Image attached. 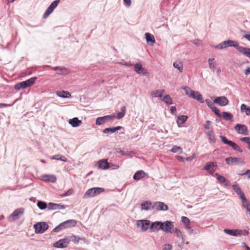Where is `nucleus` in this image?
Segmentation results:
<instances>
[{
	"label": "nucleus",
	"mask_w": 250,
	"mask_h": 250,
	"mask_svg": "<svg viewBox=\"0 0 250 250\" xmlns=\"http://www.w3.org/2000/svg\"><path fill=\"white\" fill-rule=\"evenodd\" d=\"M183 89L189 97L194 99L201 103L204 102L202 95L199 92L193 91L188 87H184Z\"/></svg>",
	"instance_id": "nucleus-1"
},
{
	"label": "nucleus",
	"mask_w": 250,
	"mask_h": 250,
	"mask_svg": "<svg viewBox=\"0 0 250 250\" xmlns=\"http://www.w3.org/2000/svg\"><path fill=\"white\" fill-rule=\"evenodd\" d=\"M75 220H68L61 223L58 226L54 229L53 231L59 232L62 229L74 227L76 224Z\"/></svg>",
	"instance_id": "nucleus-2"
},
{
	"label": "nucleus",
	"mask_w": 250,
	"mask_h": 250,
	"mask_svg": "<svg viewBox=\"0 0 250 250\" xmlns=\"http://www.w3.org/2000/svg\"><path fill=\"white\" fill-rule=\"evenodd\" d=\"M104 191V189L102 188H93L89 189L84 193L83 198L93 197Z\"/></svg>",
	"instance_id": "nucleus-3"
},
{
	"label": "nucleus",
	"mask_w": 250,
	"mask_h": 250,
	"mask_svg": "<svg viewBox=\"0 0 250 250\" xmlns=\"http://www.w3.org/2000/svg\"><path fill=\"white\" fill-rule=\"evenodd\" d=\"M228 46H233L235 47L238 51L239 47H242L243 46H240L238 45V43L237 42L232 41V40H228L225 41L220 44L217 47L218 48L220 49H222L223 48H227Z\"/></svg>",
	"instance_id": "nucleus-4"
},
{
	"label": "nucleus",
	"mask_w": 250,
	"mask_h": 250,
	"mask_svg": "<svg viewBox=\"0 0 250 250\" xmlns=\"http://www.w3.org/2000/svg\"><path fill=\"white\" fill-rule=\"evenodd\" d=\"M36 78H31L25 81L18 83L15 86V88L19 90L21 88H25L27 87L31 86L34 83Z\"/></svg>",
	"instance_id": "nucleus-5"
},
{
	"label": "nucleus",
	"mask_w": 250,
	"mask_h": 250,
	"mask_svg": "<svg viewBox=\"0 0 250 250\" xmlns=\"http://www.w3.org/2000/svg\"><path fill=\"white\" fill-rule=\"evenodd\" d=\"M35 232L42 233L48 228V225L45 222H40L34 225Z\"/></svg>",
	"instance_id": "nucleus-6"
},
{
	"label": "nucleus",
	"mask_w": 250,
	"mask_h": 250,
	"mask_svg": "<svg viewBox=\"0 0 250 250\" xmlns=\"http://www.w3.org/2000/svg\"><path fill=\"white\" fill-rule=\"evenodd\" d=\"M137 226L140 228L142 231H146L148 229H150V221L146 220H138L137 222Z\"/></svg>",
	"instance_id": "nucleus-7"
},
{
	"label": "nucleus",
	"mask_w": 250,
	"mask_h": 250,
	"mask_svg": "<svg viewBox=\"0 0 250 250\" xmlns=\"http://www.w3.org/2000/svg\"><path fill=\"white\" fill-rule=\"evenodd\" d=\"M220 138L223 143L228 145L229 146L231 147L234 150H237L241 152L242 151V150L235 143L231 141L228 140L226 137L223 136H221Z\"/></svg>",
	"instance_id": "nucleus-8"
},
{
	"label": "nucleus",
	"mask_w": 250,
	"mask_h": 250,
	"mask_svg": "<svg viewBox=\"0 0 250 250\" xmlns=\"http://www.w3.org/2000/svg\"><path fill=\"white\" fill-rule=\"evenodd\" d=\"M70 242V239L69 237H66L62 239H60L53 244V246L56 248H65L67 247L68 245Z\"/></svg>",
	"instance_id": "nucleus-9"
},
{
	"label": "nucleus",
	"mask_w": 250,
	"mask_h": 250,
	"mask_svg": "<svg viewBox=\"0 0 250 250\" xmlns=\"http://www.w3.org/2000/svg\"><path fill=\"white\" fill-rule=\"evenodd\" d=\"M161 229L166 233H171V230L174 227L173 223L170 221H167L165 222H162Z\"/></svg>",
	"instance_id": "nucleus-10"
},
{
	"label": "nucleus",
	"mask_w": 250,
	"mask_h": 250,
	"mask_svg": "<svg viewBox=\"0 0 250 250\" xmlns=\"http://www.w3.org/2000/svg\"><path fill=\"white\" fill-rule=\"evenodd\" d=\"M59 1V0H56L50 5L43 15L44 19L46 18L53 11L54 9L57 6Z\"/></svg>",
	"instance_id": "nucleus-11"
},
{
	"label": "nucleus",
	"mask_w": 250,
	"mask_h": 250,
	"mask_svg": "<svg viewBox=\"0 0 250 250\" xmlns=\"http://www.w3.org/2000/svg\"><path fill=\"white\" fill-rule=\"evenodd\" d=\"M115 115H106L104 117H98L96 119V124L97 125H101L109 120H112L114 119Z\"/></svg>",
	"instance_id": "nucleus-12"
},
{
	"label": "nucleus",
	"mask_w": 250,
	"mask_h": 250,
	"mask_svg": "<svg viewBox=\"0 0 250 250\" xmlns=\"http://www.w3.org/2000/svg\"><path fill=\"white\" fill-rule=\"evenodd\" d=\"M24 209L22 208L16 209L9 217L10 221H14L19 218V217L23 213Z\"/></svg>",
	"instance_id": "nucleus-13"
},
{
	"label": "nucleus",
	"mask_w": 250,
	"mask_h": 250,
	"mask_svg": "<svg viewBox=\"0 0 250 250\" xmlns=\"http://www.w3.org/2000/svg\"><path fill=\"white\" fill-rule=\"evenodd\" d=\"M235 129L239 134L247 135L248 134V130L246 125L237 124L235 126Z\"/></svg>",
	"instance_id": "nucleus-14"
},
{
	"label": "nucleus",
	"mask_w": 250,
	"mask_h": 250,
	"mask_svg": "<svg viewBox=\"0 0 250 250\" xmlns=\"http://www.w3.org/2000/svg\"><path fill=\"white\" fill-rule=\"evenodd\" d=\"M213 102L220 106H225L229 104V100L226 97L222 96L215 98Z\"/></svg>",
	"instance_id": "nucleus-15"
},
{
	"label": "nucleus",
	"mask_w": 250,
	"mask_h": 250,
	"mask_svg": "<svg viewBox=\"0 0 250 250\" xmlns=\"http://www.w3.org/2000/svg\"><path fill=\"white\" fill-rule=\"evenodd\" d=\"M226 163L228 165H231L234 164H238V163H240V164H241L243 165H244L245 164V162L243 160H242L240 158H236V157L227 158L226 159Z\"/></svg>",
	"instance_id": "nucleus-16"
},
{
	"label": "nucleus",
	"mask_w": 250,
	"mask_h": 250,
	"mask_svg": "<svg viewBox=\"0 0 250 250\" xmlns=\"http://www.w3.org/2000/svg\"><path fill=\"white\" fill-rule=\"evenodd\" d=\"M153 209L155 208L157 210H167L168 209L167 205L163 202H155L153 205Z\"/></svg>",
	"instance_id": "nucleus-17"
},
{
	"label": "nucleus",
	"mask_w": 250,
	"mask_h": 250,
	"mask_svg": "<svg viewBox=\"0 0 250 250\" xmlns=\"http://www.w3.org/2000/svg\"><path fill=\"white\" fill-rule=\"evenodd\" d=\"M42 180L46 182L55 183L57 178L55 175L46 174L43 175L41 177Z\"/></svg>",
	"instance_id": "nucleus-18"
},
{
	"label": "nucleus",
	"mask_w": 250,
	"mask_h": 250,
	"mask_svg": "<svg viewBox=\"0 0 250 250\" xmlns=\"http://www.w3.org/2000/svg\"><path fill=\"white\" fill-rule=\"evenodd\" d=\"M162 225L160 221L150 222V231L154 232L161 229Z\"/></svg>",
	"instance_id": "nucleus-19"
},
{
	"label": "nucleus",
	"mask_w": 250,
	"mask_h": 250,
	"mask_svg": "<svg viewBox=\"0 0 250 250\" xmlns=\"http://www.w3.org/2000/svg\"><path fill=\"white\" fill-rule=\"evenodd\" d=\"M216 167L217 165L216 163L208 162L205 166L204 169L212 173L215 170Z\"/></svg>",
	"instance_id": "nucleus-20"
},
{
	"label": "nucleus",
	"mask_w": 250,
	"mask_h": 250,
	"mask_svg": "<svg viewBox=\"0 0 250 250\" xmlns=\"http://www.w3.org/2000/svg\"><path fill=\"white\" fill-rule=\"evenodd\" d=\"M224 231L228 234L232 236H240L242 234V231L240 229H225Z\"/></svg>",
	"instance_id": "nucleus-21"
},
{
	"label": "nucleus",
	"mask_w": 250,
	"mask_h": 250,
	"mask_svg": "<svg viewBox=\"0 0 250 250\" xmlns=\"http://www.w3.org/2000/svg\"><path fill=\"white\" fill-rule=\"evenodd\" d=\"M134 69L139 74L146 75L147 73L146 70L142 67V65L140 62L135 64Z\"/></svg>",
	"instance_id": "nucleus-22"
},
{
	"label": "nucleus",
	"mask_w": 250,
	"mask_h": 250,
	"mask_svg": "<svg viewBox=\"0 0 250 250\" xmlns=\"http://www.w3.org/2000/svg\"><path fill=\"white\" fill-rule=\"evenodd\" d=\"M146 39L147 43L150 45H153L155 42V40L153 35L149 33L145 34Z\"/></svg>",
	"instance_id": "nucleus-23"
},
{
	"label": "nucleus",
	"mask_w": 250,
	"mask_h": 250,
	"mask_svg": "<svg viewBox=\"0 0 250 250\" xmlns=\"http://www.w3.org/2000/svg\"><path fill=\"white\" fill-rule=\"evenodd\" d=\"M146 175V173L143 170H139L136 172L133 175V179L138 181L144 178Z\"/></svg>",
	"instance_id": "nucleus-24"
},
{
	"label": "nucleus",
	"mask_w": 250,
	"mask_h": 250,
	"mask_svg": "<svg viewBox=\"0 0 250 250\" xmlns=\"http://www.w3.org/2000/svg\"><path fill=\"white\" fill-rule=\"evenodd\" d=\"M233 189L237 193V194L239 196L240 198L243 200L245 199L246 197L244 193L242 191L240 188L237 185H234L232 186Z\"/></svg>",
	"instance_id": "nucleus-25"
},
{
	"label": "nucleus",
	"mask_w": 250,
	"mask_h": 250,
	"mask_svg": "<svg viewBox=\"0 0 250 250\" xmlns=\"http://www.w3.org/2000/svg\"><path fill=\"white\" fill-rule=\"evenodd\" d=\"M52 69L55 71H57V73L60 75H64L68 74L67 69L65 67H54L52 68Z\"/></svg>",
	"instance_id": "nucleus-26"
},
{
	"label": "nucleus",
	"mask_w": 250,
	"mask_h": 250,
	"mask_svg": "<svg viewBox=\"0 0 250 250\" xmlns=\"http://www.w3.org/2000/svg\"><path fill=\"white\" fill-rule=\"evenodd\" d=\"M56 94L59 97L64 98H69L71 97V95L70 92L64 90L58 91L56 92Z\"/></svg>",
	"instance_id": "nucleus-27"
},
{
	"label": "nucleus",
	"mask_w": 250,
	"mask_h": 250,
	"mask_svg": "<svg viewBox=\"0 0 250 250\" xmlns=\"http://www.w3.org/2000/svg\"><path fill=\"white\" fill-rule=\"evenodd\" d=\"M69 237V239H70V241H72L75 244L79 243L80 241H83V243L85 242V239L83 238L78 237L75 235H71Z\"/></svg>",
	"instance_id": "nucleus-28"
},
{
	"label": "nucleus",
	"mask_w": 250,
	"mask_h": 250,
	"mask_svg": "<svg viewBox=\"0 0 250 250\" xmlns=\"http://www.w3.org/2000/svg\"><path fill=\"white\" fill-rule=\"evenodd\" d=\"M152 203L150 201H145L142 203L141 208L142 210H147L149 209H153Z\"/></svg>",
	"instance_id": "nucleus-29"
},
{
	"label": "nucleus",
	"mask_w": 250,
	"mask_h": 250,
	"mask_svg": "<svg viewBox=\"0 0 250 250\" xmlns=\"http://www.w3.org/2000/svg\"><path fill=\"white\" fill-rule=\"evenodd\" d=\"M82 121L78 119V118L75 117L69 121L70 124L73 127H77L82 124Z\"/></svg>",
	"instance_id": "nucleus-30"
},
{
	"label": "nucleus",
	"mask_w": 250,
	"mask_h": 250,
	"mask_svg": "<svg viewBox=\"0 0 250 250\" xmlns=\"http://www.w3.org/2000/svg\"><path fill=\"white\" fill-rule=\"evenodd\" d=\"M165 91L164 89L161 90H157L152 91L150 93V95L152 97H162L163 96Z\"/></svg>",
	"instance_id": "nucleus-31"
},
{
	"label": "nucleus",
	"mask_w": 250,
	"mask_h": 250,
	"mask_svg": "<svg viewBox=\"0 0 250 250\" xmlns=\"http://www.w3.org/2000/svg\"><path fill=\"white\" fill-rule=\"evenodd\" d=\"M99 167L100 168L105 169L109 167V164L107 160H102L98 162Z\"/></svg>",
	"instance_id": "nucleus-32"
},
{
	"label": "nucleus",
	"mask_w": 250,
	"mask_h": 250,
	"mask_svg": "<svg viewBox=\"0 0 250 250\" xmlns=\"http://www.w3.org/2000/svg\"><path fill=\"white\" fill-rule=\"evenodd\" d=\"M122 128L121 126H116L113 128H106L103 130L104 133H113L120 130Z\"/></svg>",
	"instance_id": "nucleus-33"
},
{
	"label": "nucleus",
	"mask_w": 250,
	"mask_h": 250,
	"mask_svg": "<svg viewBox=\"0 0 250 250\" xmlns=\"http://www.w3.org/2000/svg\"><path fill=\"white\" fill-rule=\"evenodd\" d=\"M221 117L226 121H229L230 122L232 121L233 115L230 113L223 112L221 114Z\"/></svg>",
	"instance_id": "nucleus-34"
},
{
	"label": "nucleus",
	"mask_w": 250,
	"mask_h": 250,
	"mask_svg": "<svg viewBox=\"0 0 250 250\" xmlns=\"http://www.w3.org/2000/svg\"><path fill=\"white\" fill-rule=\"evenodd\" d=\"M188 118V116L185 115L179 116L177 120V123L178 125V126H180L181 125L185 123L187 120Z\"/></svg>",
	"instance_id": "nucleus-35"
},
{
	"label": "nucleus",
	"mask_w": 250,
	"mask_h": 250,
	"mask_svg": "<svg viewBox=\"0 0 250 250\" xmlns=\"http://www.w3.org/2000/svg\"><path fill=\"white\" fill-rule=\"evenodd\" d=\"M240 109L242 112H245L246 115L250 116V107L247 106L245 104H242Z\"/></svg>",
	"instance_id": "nucleus-36"
},
{
	"label": "nucleus",
	"mask_w": 250,
	"mask_h": 250,
	"mask_svg": "<svg viewBox=\"0 0 250 250\" xmlns=\"http://www.w3.org/2000/svg\"><path fill=\"white\" fill-rule=\"evenodd\" d=\"M239 51L250 58V48L244 47H239Z\"/></svg>",
	"instance_id": "nucleus-37"
},
{
	"label": "nucleus",
	"mask_w": 250,
	"mask_h": 250,
	"mask_svg": "<svg viewBox=\"0 0 250 250\" xmlns=\"http://www.w3.org/2000/svg\"><path fill=\"white\" fill-rule=\"evenodd\" d=\"M239 51L250 58V48L244 47H239Z\"/></svg>",
	"instance_id": "nucleus-38"
},
{
	"label": "nucleus",
	"mask_w": 250,
	"mask_h": 250,
	"mask_svg": "<svg viewBox=\"0 0 250 250\" xmlns=\"http://www.w3.org/2000/svg\"><path fill=\"white\" fill-rule=\"evenodd\" d=\"M215 175L216 176V178L219 182L224 184L225 186L228 185V182L225 177L219 175L218 173H216Z\"/></svg>",
	"instance_id": "nucleus-39"
},
{
	"label": "nucleus",
	"mask_w": 250,
	"mask_h": 250,
	"mask_svg": "<svg viewBox=\"0 0 250 250\" xmlns=\"http://www.w3.org/2000/svg\"><path fill=\"white\" fill-rule=\"evenodd\" d=\"M182 221L185 225L186 228L188 230L191 229V228L189 226L190 220L188 217H185V216H183L182 217Z\"/></svg>",
	"instance_id": "nucleus-40"
},
{
	"label": "nucleus",
	"mask_w": 250,
	"mask_h": 250,
	"mask_svg": "<svg viewBox=\"0 0 250 250\" xmlns=\"http://www.w3.org/2000/svg\"><path fill=\"white\" fill-rule=\"evenodd\" d=\"M173 66L177 68L180 72L183 71V65L181 62H175L173 63Z\"/></svg>",
	"instance_id": "nucleus-41"
},
{
	"label": "nucleus",
	"mask_w": 250,
	"mask_h": 250,
	"mask_svg": "<svg viewBox=\"0 0 250 250\" xmlns=\"http://www.w3.org/2000/svg\"><path fill=\"white\" fill-rule=\"evenodd\" d=\"M126 107L125 106H123L121 107V111L117 114V117L118 119H120L123 118L125 114Z\"/></svg>",
	"instance_id": "nucleus-42"
},
{
	"label": "nucleus",
	"mask_w": 250,
	"mask_h": 250,
	"mask_svg": "<svg viewBox=\"0 0 250 250\" xmlns=\"http://www.w3.org/2000/svg\"><path fill=\"white\" fill-rule=\"evenodd\" d=\"M162 101L167 104H171L172 103V99L169 95H166L163 98Z\"/></svg>",
	"instance_id": "nucleus-43"
},
{
	"label": "nucleus",
	"mask_w": 250,
	"mask_h": 250,
	"mask_svg": "<svg viewBox=\"0 0 250 250\" xmlns=\"http://www.w3.org/2000/svg\"><path fill=\"white\" fill-rule=\"evenodd\" d=\"M209 67L211 69H214L216 66V62L214 58H209L208 60Z\"/></svg>",
	"instance_id": "nucleus-44"
},
{
	"label": "nucleus",
	"mask_w": 250,
	"mask_h": 250,
	"mask_svg": "<svg viewBox=\"0 0 250 250\" xmlns=\"http://www.w3.org/2000/svg\"><path fill=\"white\" fill-rule=\"evenodd\" d=\"M53 159L59 160L63 162H67V159L64 156L62 155H56L53 156Z\"/></svg>",
	"instance_id": "nucleus-45"
},
{
	"label": "nucleus",
	"mask_w": 250,
	"mask_h": 250,
	"mask_svg": "<svg viewBox=\"0 0 250 250\" xmlns=\"http://www.w3.org/2000/svg\"><path fill=\"white\" fill-rule=\"evenodd\" d=\"M171 151L173 153H178L180 154L182 153L183 149L181 147L178 146H174L171 149Z\"/></svg>",
	"instance_id": "nucleus-46"
},
{
	"label": "nucleus",
	"mask_w": 250,
	"mask_h": 250,
	"mask_svg": "<svg viewBox=\"0 0 250 250\" xmlns=\"http://www.w3.org/2000/svg\"><path fill=\"white\" fill-rule=\"evenodd\" d=\"M175 235L178 237V238H181L182 239L183 242H184V238L183 237V235L182 232L178 229H175L174 231Z\"/></svg>",
	"instance_id": "nucleus-47"
},
{
	"label": "nucleus",
	"mask_w": 250,
	"mask_h": 250,
	"mask_svg": "<svg viewBox=\"0 0 250 250\" xmlns=\"http://www.w3.org/2000/svg\"><path fill=\"white\" fill-rule=\"evenodd\" d=\"M240 140L242 142H245L248 145V148L250 149V138L246 137L240 138Z\"/></svg>",
	"instance_id": "nucleus-48"
},
{
	"label": "nucleus",
	"mask_w": 250,
	"mask_h": 250,
	"mask_svg": "<svg viewBox=\"0 0 250 250\" xmlns=\"http://www.w3.org/2000/svg\"><path fill=\"white\" fill-rule=\"evenodd\" d=\"M38 207L41 209H44L46 208V204L43 202L39 201L37 203Z\"/></svg>",
	"instance_id": "nucleus-49"
},
{
	"label": "nucleus",
	"mask_w": 250,
	"mask_h": 250,
	"mask_svg": "<svg viewBox=\"0 0 250 250\" xmlns=\"http://www.w3.org/2000/svg\"><path fill=\"white\" fill-rule=\"evenodd\" d=\"M212 111L219 117H221V114L220 113V110L215 106L211 107Z\"/></svg>",
	"instance_id": "nucleus-50"
},
{
	"label": "nucleus",
	"mask_w": 250,
	"mask_h": 250,
	"mask_svg": "<svg viewBox=\"0 0 250 250\" xmlns=\"http://www.w3.org/2000/svg\"><path fill=\"white\" fill-rule=\"evenodd\" d=\"M208 135L209 136V139L214 143L215 142V139L212 131H209L208 132Z\"/></svg>",
	"instance_id": "nucleus-51"
},
{
	"label": "nucleus",
	"mask_w": 250,
	"mask_h": 250,
	"mask_svg": "<svg viewBox=\"0 0 250 250\" xmlns=\"http://www.w3.org/2000/svg\"><path fill=\"white\" fill-rule=\"evenodd\" d=\"M15 103V102L11 104H0V108H3V107H7L8 106H11Z\"/></svg>",
	"instance_id": "nucleus-52"
},
{
	"label": "nucleus",
	"mask_w": 250,
	"mask_h": 250,
	"mask_svg": "<svg viewBox=\"0 0 250 250\" xmlns=\"http://www.w3.org/2000/svg\"><path fill=\"white\" fill-rule=\"evenodd\" d=\"M172 246L170 244H166L165 245L162 250H171Z\"/></svg>",
	"instance_id": "nucleus-53"
},
{
	"label": "nucleus",
	"mask_w": 250,
	"mask_h": 250,
	"mask_svg": "<svg viewBox=\"0 0 250 250\" xmlns=\"http://www.w3.org/2000/svg\"><path fill=\"white\" fill-rule=\"evenodd\" d=\"M206 104H207V105L211 108V107H213L212 105H213V104L211 102V101L209 100V99H207L205 101Z\"/></svg>",
	"instance_id": "nucleus-54"
},
{
	"label": "nucleus",
	"mask_w": 250,
	"mask_h": 250,
	"mask_svg": "<svg viewBox=\"0 0 250 250\" xmlns=\"http://www.w3.org/2000/svg\"><path fill=\"white\" fill-rule=\"evenodd\" d=\"M126 6H130L131 4V0H123Z\"/></svg>",
	"instance_id": "nucleus-55"
},
{
	"label": "nucleus",
	"mask_w": 250,
	"mask_h": 250,
	"mask_svg": "<svg viewBox=\"0 0 250 250\" xmlns=\"http://www.w3.org/2000/svg\"><path fill=\"white\" fill-rule=\"evenodd\" d=\"M210 121H207L206 122V124L205 125V128L207 129H209V125H210Z\"/></svg>",
	"instance_id": "nucleus-56"
},
{
	"label": "nucleus",
	"mask_w": 250,
	"mask_h": 250,
	"mask_svg": "<svg viewBox=\"0 0 250 250\" xmlns=\"http://www.w3.org/2000/svg\"><path fill=\"white\" fill-rule=\"evenodd\" d=\"M176 112V108L175 106H172L170 107V112L172 114H175Z\"/></svg>",
	"instance_id": "nucleus-57"
},
{
	"label": "nucleus",
	"mask_w": 250,
	"mask_h": 250,
	"mask_svg": "<svg viewBox=\"0 0 250 250\" xmlns=\"http://www.w3.org/2000/svg\"><path fill=\"white\" fill-rule=\"evenodd\" d=\"M54 209H57V208H64V207L63 206H61V208H60V205L59 204H54Z\"/></svg>",
	"instance_id": "nucleus-58"
},
{
	"label": "nucleus",
	"mask_w": 250,
	"mask_h": 250,
	"mask_svg": "<svg viewBox=\"0 0 250 250\" xmlns=\"http://www.w3.org/2000/svg\"><path fill=\"white\" fill-rule=\"evenodd\" d=\"M73 192V190L72 189H69L67 191V192L64 195V196H68L71 195Z\"/></svg>",
	"instance_id": "nucleus-59"
},
{
	"label": "nucleus",
	"mask_w": 250,
	"mask_h": 250,
	"mask_svg": "<svg viewBox=\"0 0 250 250\" xmlns=\"http://www.w3.org/2000/svg\"><path fill=\"white\" fill-rule=\"evenodd\" d=\"M193 43L197 45H200L201 44V41L200 40H194L193 42Z\"/></svg>",
	"instance_id": "nucleus-60"
},
{
	"label": "nucleus",
	"mask_w": 250,
	"mask_h": 250,
	"mask_svg": "<svg viewBox=\"0 0 250 250\" xmlns=\"http://www.w3.org/2000/svg\"><path fill=\"white\" fill-rule=\"evenodd\" d=\"M248 175V178L250 179V170H248L246 173L241 174V175Z\"/></svg>",
	"instance_id": "nucleus-61"
},
{
	"label": "nucleus",
	"mask_w": 250,
	"mask_h": 250,
	"mask_svg": "<svg viewBox=\"0 0 250 250\" xmlns=\"http://www.w3.org/2000/svg\"><path fill=\"white\" fill-rule=\"evenodd\" d=\"M250 73V67L248 68L245 71V74L246 75H248Z\"/></svg>",
	"instance_id": "nucleus-62"
},
{
	"label": "nucleus",
	"mask_w": 250,
	"mask_h": 250,
	"mask_svg": "<svg viewBox=\"0 0 250 250\" xmlns=\"http://www.w3.org/2000/svg\"><path fill=\"white\" fill-rule=\"evenodd\" d=\"M244 38L250 41V35H245L244 36Z\"/></svg>",
	"instance_id": "nucleus-63"
},
{
	"label": "nucleus",
	"mask_w": 250,
	"mask_h": 250,
	"mask_svg": "<svg viewBox=\"0 0 250 250\" xmlns=\"http://www.w3.org/2000/svg\"><path fill=\"white\" fill-rule=\"evenodd\" d=\"M177 159L179 161H183V158L182 156H178L177 157Z\"/></svg>",
	"instance_id": "nucleus-64"
}]
</instances>
